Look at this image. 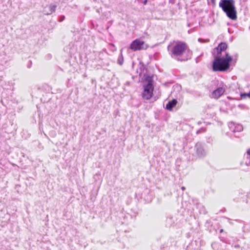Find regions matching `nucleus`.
Returning a JSON list of instances; mask_svg holds the SVG:
<instances>
[{"label": "nucleus", "instance_id": "f257e3e1", "mask_svg": "<svg viewBox=\"0 0 250 250\" xmlns=\"http://www.w3.org/2000/svg\"><path fill=\"white\" fill-rule=\"evenodd\" d=\"M232 61V57L229 53H226L225 58H221V56H214V60L212 63V69L214 71H225L230 66V62Z\"/></svg>", "mask_w": 250, "mask_h": 250}, {"label": "nucleus", "instance_id": "f03ea898", "mask_svg": "<svg viewBox=\"0 0 250 250\" xmlns=\"http://www.w3.org/2000/svg\"><path fill=\"white\" fill-rule=\"evenodd\" d=\"M219 6L229 19L233 21L236 20L237 11L234 0H221L219 3Z\"/></svg>", "mask_w": 250, "mask_h": 250}, {"label": "nucleus", "instance_id": "7ed1b4c3", "mask_svg": "<svg viewBox=\"0 0 250 250\" xmlns=\"http://www.w3.org/2000/svg\"><path fill=\"white\" fill-rule=\"evenodd\" d=\"M145 81L146 84L143 86L144 90L142 95L144 99L149 100L152 97L153 95L154 85L153 77L150 76H146L145 77Z\"/></svg>", "mask_w": 250, "mask_h": 250}, {"label": "nucleus", "instance_id": "20e7f679", "mask_svg": "<svg viewBox=\"0 0 250 250\" xmlns=\"http://www.w3.org/2000/svg\"><path fill=\"white\" fill-rule=\"evenodd\" d=\"M188 49V46L185 42H174V45L171 49L172 55L176 56L182 55Z\"/></svg>", "mask_w": 250, "mask_h": 250}, {"label": "nucleus", "instance_id": "39448f33", "mask_svg": "<svg viewBox=\"0 0 250 250\" xmlns=\"http://www.w3.org/2000/svg\"><path fill=\"white\" fill-rule=\"evenodd\" d=\"M149 47L145 41L138 38L133 40L129 45V49L132 51L135 52L140 50H146Z\"/></svg>", "mask_w": 250, "mask_h": 250}, {"label": "nucleus", "instance_id": "423d86ee", "mask_svg": "<svg viewBox=\"0 0 250 250\" xmlns=\"http://www.w3.org/2000/svg\"><path fill=\"white\" fill-rule=\"evenodd\" d=\"M225 86L219 87L213 91L211 97L214 99H218L225 93Z\"/></svg>", "mask_w": 250, "mask_h": 250}, {"label": "nucleus", "instance_id": "0eeeda50", "mask_svg": "<svg viewBox=\"0 0 250 250\" xmlns=\"http://www.w3.org/2000/svg\"><path fill=\"white\" fill-rule=\"evenodd\" d=\"M228 48V44L226 42H221L214 50L216 51V54L215 56H221V53L223 51H225Z\"/></svg>", "mask_w": 250, "mask_h": 250}, {"label": "nucleus", "instance_id": "6e6552de", "mask_svg": "<svg viewBox=\"0 0 250 250\" xmlns=\"http://www.w3.org/2000/svg\"><path fill=\"white\" fill-rule=\"evenodd\" d=\"M177 104V101L176 99H173L172 101H169L166 105V108L168 110H171L173 107L176 106Z\"/></svg>", "mask_w": 250, "mask_h": 250}, {"label": "nucleus", "instance_id": "1a4fd4ad", "mask_svg": "<svg viewBox=\"0 0 250 250\" xmlns=\"http://www.w3.org/2000/svg\"><path fill=\"white\" fill-rule=\"evenodd\" d=\"M246 155V158L249 160L248 162H246V164L247 165H250V148L247 151Z\"/></svg>", "mask_w": 250, "mask_h": 250}, {"label": "nucleus", "instance_id": "9d476101", "mask_svg": "<svg viewBox=\"0 0 250 250\" xmlns=\"http://www.w3.org/2000/svg\"><path fill=\"white\" fill-rule=\"evenodd\" d=\"M242 99H245L247 97L250 98V90L248 93H242L240 95Z\"/></svg>", "mask_w": 250, "mask_h": 250}, {"label": "nucleus", "instance_id": "9b49d317", "mask_svg": "<svg viewBox=\"0 0 250 250\" xmlns=\"http://www.w3.org/2000/svg\"><path fill=\"white\" fill-rule=\"evenodd\" d=\"M147 2V0H144V1L143 2V3L145 5L146 4Z\"/></svg>", "mask_w": 250, "mask_h": 250}, {"label": "nucleus", "instance_id": "f8f14e48", "mask_svg": "<svg viewBox=\"0 0 250 250\" xmlns=\"http://www.w3.org/2000/svg\"><path fill=\"white\" fill-rule=\"evenodd\" d=\"M211 1L212 2V3H213V4H215V0H211Z\"/></svg>", "mask_w": 250, "mask_h": 250}, {"label": "nucleus", "instance_id": "ddd939ff", "mask_svg": "<svg viewBox=\"0 0 250 250\" xmlns=\"http://www.w3.org/2000/svg\"><path fill=\"white\" fill-rule=\"evenodd\" d=\"M223 231V229H221V230H220V232H222Z\"/></svg>", "mask_w": 250, "mask_h": 250}, {"label": "nucleus", "instance_id": "4468645a", "mask_svg": "<svg viewBox=\"0 0 250 250\" xmlns=\"http://www.w3.org/2000/svg\"><path fill=\"white\" fill-rule=\"evenodd\" d=\"M182 188L183 190L185 189V188H184V187H183Z\"/></svg>", "mask_w": 250, "mask_h": 250}]
</instances>
